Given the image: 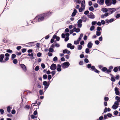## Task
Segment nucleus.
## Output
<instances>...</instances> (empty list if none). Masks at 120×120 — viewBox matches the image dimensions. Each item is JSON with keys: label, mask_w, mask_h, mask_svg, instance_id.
Masks as SVG:
<instances>
[{"label": "nucleus", "mask_w": 120, "mask_h": 120, "mask_svg": "<svg viewBox=\"0 0 120 120\" xmlns=\"http://www.w3.org/2000/svg\"><path fill=\"white\" fill-rule=\"evenodd\" d=\"M101 34V32L99 31H97L96 32V34L97 36H100Z\"/></svg>", "instance_id": "34"}, {"label": "nucleus", "mask_w": 120, "mask_h": 120, "mask_svg": "<svg viewBox=\"0 0 120 120\" xmlns=\"http://www.w3.org/2000/svg\"><path fill=\"white\" fill-rule=\"evenodd\" d=\"M105 3L107 6H109L112 4L111 0H106Z\"/></svg>", "instance_id": "6"}, {"label": "nucleus", "mask_w": 120, "mask_h": 120, "mask_svg": "<svg viewBox=\"0 0 120 120\" xmlns=\"http://www.w3.org/2000/svg\"><path fill=\"white\" fill-rule=\"evenodd\" d=\"M80 31V29L79 28H75V31L77 33H78Z\"/></svg>", "instance_id": "31"}, {"label": "nucleus", "mask_w": 120, "mask_h": 120, "mask_svg": "<svg viewBox=\"0 0 120 120\" xmlns=\"http://www.w3.org/2000/svg\"><path fill=\"white\" fill-rule=\"evenodd\" d=\"M91 70L92 71H94L95 72L98 73H99L100 72V71L98 70L97 69H95V67L94 66H92Z\"/></svg>", "instance_id": "5"}, {"label": "nucleus", "mask_w": 120, "mask_h": 120, "mask_svg": "<svg viewBox=\"0 0 120 120\" xmlns=\"http://www.w3.org/2000/svg\"><path fill=\"white\" fill-rule=\"evenodd\" d=\"M85 0H83V1L81 4V7H83V9H85Z\"/></svg>", "instance_id": "17"}, {"label": "nucleus", "mask_w": 120, "mask_h": 120, "mask_svg": "<svg viewBox=\"0 0 120 120\" xmlns=\"http://www.w3.org/2000/svg\"><path fill=\"white\" fill-rule=\"evenodd\" d=\"M22 48L21 46H18L16 47V49L17 50H19L20 49Z\"/></svg>", "instance_id": "62"}, {"label": "nucleus", "mask_w": 120, "mask_h": 120, "mask_svg": "<svg viewBox=\"0 0 120 120\" xmlns=\"http://www.w3.org/2000/svg\"><path fill=\"white\" fill-rule=\"evenodd\" d=\"M84 62L86 63H88L89 62V61L88 59L85 58L84 60Z\"/></svg>", "instance_id": "61"}, {"label": "nucleus", "mask_w": 120, "mask_h": 120, "mask_svg": "<svg viewBox=\"0 0 120 120\" xmlns=\"http://www.w3.org/2000/svg\"><path fill=\"white\" fill-rule=\"evenodd\" d=\"M54 50V49L53 48H50L49 49V51L50 52H52Z\"/></svg>", "instance_id": "40"}, {"label": "nucleus", "mask_w": 120, "mask_h": 120, "mask_svg": "<svg viewBox=\"0 0 120 120\" xmlns=\"http://www.w3.org/2000/svg\"><path fill=\"white\" fill-rule=\"evenodd\" d=\"M49 83V82H48L47 83L46 81H44L43 82V84L45 86H47L48 84Z\"/></svg>", "instance_id": "24"}, {"label": "nucleus", "mask_w": 120, "mask_h": 120, "mask_svg": "<svg viewBox=\"0 0 120 120\" xmlns=\"http://www.w3.org/2000/svg\"><path fill=\"white\" fill-rule=\"evenodd\" d=\"M52 38L54 39L56 38L57 41H59L60 39V37H59L55 35H54L53 36Z\"/></svg>", "instance_id": "18"}, {"label": "nucleus", "mask_w": 120, "mask_h": 120, "mask_svg": "<svg viewBox=\"0 0 120 120\" xmlns=\"http://www.w3.org/2000/svg\"><path fill=\"white\" fill-rule=\"evenodd\" d=\"M118 107V106L116 105H113L112 107V108L114 109H116Z\"/></svg>", "instance_id": "27"}, {"label": "nucleus", "mask_w": 120, "mask_h": 120, "mask_svg": "<svg viewBox=\"0 0 120 120\" xmlns=\"http://www.w3.org/2000/svg\"><path fill=\"white\" fill-rule=\"evenodd\" d=\"M95 27L94 26H91L90 28V30L91 31L93 30L94 29Z\"/></svg>", "instance_id": "30"}, {"label": "nucleus", "mask_w": 120, "mask_h": 120, "mask_svg": "<svg viewBox=\"0 0 120 120\" xmlns=\"http://www.w3.org/2000/svg\"><path fill=\"white\" fill-rule=\"evenodd\" d=\"M41 52H38L37 53V56H38V57H40L41 56Z\"/></svg>", "instance_id": "50"}, {"label": "nucleus", "mask_w": 120, "mask_h": 120, "mask_svg": "<svg viewBox=\"0 0 120 120\" xmlns=\"http://www.w3.org/2000/svg\"><path fill=\"white\" fill-rule=\"evenodd\" d=\"M82 48V45H78V49L79 50L81 49Z\"/></svg>", "instance_id": "44"}, {"label": "nucleus", "mask_w": 120, "mask_h": 120, "mask_svg": "<svg viewBox=\"0 0 120 120\" xmlns=\"http://www.w3.org/2000/svg\"><path fill=\"white\" fill-rule=\"evenodd\" d=\"M113 67L112 66H110L109 67V69H108L107 71V73H110L111 71V70L112 69Z\"/></svg>", "instance_id": "16"}, {"label": "nucleus", "mask_w": 120, "mask_h": 120, "mask_svg": "<svg viewBox=\"0 0 120 120\" xmlns=\"http://www.w3.org/2000/svg\"><path fill=\"white\" fill-rule=\"evenodd\" d=\"M6 52H7L9 53H11L12 52V51L10 49H7L6 51Z\"/></svg>", "instance_id": "43"}, {"label": "nucleus", "mask_w": 120, "mask_h": 120, "mask_svg": "<svg viewBox=\"0 0 120 120\" xmlns=\"http://www.w3.org/2000/svg\"><path fill=\"white\" fill-rule=\"evenodd\" d=\"M61 37L62 38H64L65 37V35L63 33L62 34Z\"/></svg>", "instance_id": "64"}, {"label": "nucleus", "mask_w": 120, "mask_h": 120, "mask_svg": "<svg viewBox=\"0 0 120 120\" xmlns=\"http://www.w3.org/2000/svg\"><path fill=\"white\" fill-rule=\"evenodd\" d=\"M91 64H88L87 65V68H91Z\"/></svg>", "instance_id": "41"}, {"label": "nucleus", "mask_w": 120, "mask_h": 120, "mask_svg": "<svg viewBox=\"0 0 120 120\" xmlns=\"http://www.w3.org/2000/svg\"><path fill=\"white\" fill-rule=\"evenodd\" d=\"M71 45H72L71 43H69L67 44V47L68 48H70Z\"/></svg>", "instance_id": "48"}, {"label": "nucleus", "mask_w": 120, "mask_h": 120, "mask_svg": "<svg viewBox=\"0 0 120 120\" xmlns=\"http://www.w3.org/2000/svg\"><path fill=\"white\" fill-rule=\"evenodd\" d=\"M100 4L101 5H103L104 4V0H100Z\"/></svg>", "instance_id": "32"}, {"label": "nucleus", "mask_w": 120, "mask_h": 120, "mask_svg": "<svg viewBox=\"0 0 120 120\" xmlns=\"http://www.w3.org/2000/svg\"><path fill=\"white\" fill-rule=\"evenodd\" d=\"M91 14V13H90V14ZM91 14H92V15H90V17L91 18H92V19L94 18H95L94 16L93 15V13H91Z\"/></svg>", "instance_id": "33"}, {"label": "nucleus", "mask_w": 120, "mask_h": 120, "mask_svg": "<svg viewBox=\"0 0 120 120\" xmlns=\"http://www.w3.org/2000/svg\"><path fill=\"white\" fill-rule=\"evenodd\" d=\"M51 14L52 13L50 12L43 14V15L44 16L45 18L49 17L51 15Z\"/></svg>", "instance_id": "3"}, {"label": "nucleus", "mask_w": 120, "mask_h": 120, "mask_svg": "<svg viewBox=\"0 0 120 120\" xmlns=\"http://www.w3.org/2000/svg\"><path fill=\"white\" fill-rule=\"evenodd\" d=\"M16 56V55L15 54H12L11 55V58L12 60L14 59Z\"/></svg>", "instance_id": "28"}, {"label": "nucleus", "mask_w": 120, "mask_h": 120, "mask_svg": "<svg viewBox=\"0 0 120 120\" xmlns=\"http://www.w3.org/2000/svg\"><path fill=\"white\" fill-rule=\"evenodd\" d=\"M104 100L106 101H107L109 100V98L107 97H105L104 98Z\"/></svg>", "instance_id": "52"}, {"label": "nucleus", "mask_w": 120, "mask_h": 120, "mask_svg": "<svg viewBox=\"0 0 120 120\" xmlns=\"http://www.w3.org/2000/svg\"><path fill=\"white\" fill-rule=\"evenodd\" d=\"M102 11L104 12H106L108 11V9L106 8H103L102 9Z\"/></svg>", "instance_id": "26"}, {"label": "nucleus", "mask_w": 120, "mask_h": 120, "mask_svg": "<svg viewBox=\"0 0 120 120\" xmlns=\"http://www.w3.org/2000/svg\"><path fill=\"white\" fill-rule=\"evenodd\" d=\"M56 68V64H52L50 67V68L52 70H55Z\"/></svg>", "instance_id": "7"}, {"label": "nucleus", "mask_w": 120, "mask_h": 120, "mask_svg": "<svg viewBox=\"0 0 120 120\" xmlns=\"http://www.w3.org/2000/svg\"><path fill=\"white\" fill-rule=\"evenodd\" d=\"M115 99L117 100V101L119 102H120V97H119L118 96H116L115 97Z\"/></svg>", "instance_id": "23"}, {"label": "nucleus", "mask_w": 120, "mask_h": 120, "mask_svg": "<svg viewBox=\"0 0 120 120\" xmlns=\"http://www.w3.org/2000/svg\"><path fill=\"white\" fill-rule=\"evenodd\" d=\"M116 10V9L114 8H108L109 13L111 14L114 12Z\"/></svg>", "instance_id": "4"}, {"label": "nucleus", "mask_w": 120, "mask_h": 120, "mask_svg": "<svg viewBox=\"0 0 120 120\" xmlns=\"http://www.w3.org/2000/svg\"><path fill=\"white\" fill-rule=\"evenodd\" d=\"M101 29V28L100 27L98 26L97 27V30L98 31H100Z\"/></svg>", "instance_id": "51"}, {"label": "nucleus", "mask_w": 120, "mask_h": 120, "mask_svg": "<svg viewBox=\"0 0 120 120\" xmlns=\"http://www.w3.org/2000/svg\"><path fill=\"white\" fill-rule=\"evenodd\" d=\"M51 73L52 74V75L53 76L55 74L56 71H53L51 72Z\"/></svg>", "instance_id": "47"}, {"label": "nucleus", "mask_w": 120, "mask_h": 120, "mask_svg": "<svg viewBox=\"0 0 120 120\" xmlns=\"http://www.w3.org/2000/svg\"><path fill=\"white\" fill-rule=\"evenodd\" d=\"M89 11L87 10V11H85L84 13L86 15L89 14Z\"/></svg>", "instance_id": "59"}, {"label": "nucleus", "mask_w": 120, "mask_h": 120, "mask_svg": "<svg viewBox=\"0 0 120 120\" xmlns=\"http://www.w3.org/2000/svg\"><path fill=\"white\" fill-rule=\"evenodd\" d=\"M39 69V66H36L35 68V71H38Z\"/></svg>", "instance_id": "37"}, {"label": "nucleus", "mask_w": 120, "mask_h": 120, "mask_svg": "<svg viewBox=\"0 0 120 120\" xmlns=\"http://www.w3.org/2000/svg\"><path fill=\"white\" fill-rule=\"evenodd\" d=\"M89 52V49L88 48L86 49L85 50V52L87 53H88Z\"/></svg>", "instance_id": "53"}, {"label": "nucleus", "mask_w": 120, "mask_h": 120, "mask_svg": "<svg viewBox=\"0 0 120 120\" xmlns=\"http://www.w3.org/2000/svg\"><path fill=\"white\" fill-rule=\"evenodd\" d=\"M48 55L49 56H52V53L49 52L48 53Z\"/></svg>", "instance_id": "57"}, {"label": "nucleus", "mask_w": 120, "mask_h": 120, "mask_svg": "<svg viewBox=\"0 0 120 120\" xmlns=\"http://www.w3.org/2000/svg\"><path fill=\"white\" fill-rule=\"evenodd\" d=\"M95 43L97 45H98L99 43V41L98 40H96L95 41Z\"/></svg>", "instance_id": "60"}, {"label": "nucleus", "mask_w": 120, "mask_h": 120, "mask_svg": "<svg viewBox=\"0 0 120 120\" xmlns=\"http://www.w3.org/2000/svg\"><path fill=\"white\" fill-rule=\"evenodd\" d=\"M58 59V58L56 56H55L53 59V60L54 61H56Z\"/></svg>", "instance_id": "56"}, {"label": "nucleus", "mask_w": 120, "mask_h": 120, "mask_svg": "<svg viewBox=\"0 0 120 120\" xmlns=\"http://www.w3.org/2000/svg\"><path fill=\"white\" fill-rule=\"evenodd\" d=\"M7 111L8 112H11V107L10 106H8L7 108Z\"/></svg>", "instance_id": "29"}, {"label": "nucleus", "mask_w": 120, "mask_h": 120, "mask_svg": "<svg viewBox=\"0 0 120 120\" xmlns=\"http://www.w3.org/2000/svg\"><path fill=\"white\" fill-rule=\"evenodd\" d=\"M89 10L90 11H92L94 10V8L93 7L91 6L89 7Z\"/></svg>", "instance_id": "39"}, {"label": "nucleus", "mask_w": 120, "mask_h": 120, "mask_svg": "<svg viewBox=\"0 0 120 120\" xmlns=\"http://www.w3.org/2000/svg\"><path fill=\"white\" fill-rule=\"evenodd\" d=\"M93 44L91 42H89L87 44V47L89 49H91L93 45Z\"/></svg>", "instance_id": "19"}, {"label": "nucleus", "mask_w": 120, "mask_h": 120, "mask_svg": "<svg viewBox=\"0 0 120 120\" xmlns=\"http://www.w3.org/2000/svg\"><path fill=\"white\" fill-rule=\"evenodd\" d=\"M57 70L58 71H61V66L60 65L58 64L57 65Z\"/></svg>", "instance_id": "14"}, {"label": "nucleus", "mask_w": 120, "mask_h": 120, "mask_svg": "<svg viewBox=\"0 0 120 120\" xmlns=\"http://www.w3.org/2000/svg\"><path fill=\"white\" fill-rule=\"evenodd\" d=\"M45 17L43 15V14L40 15L36 16L35 18V19L37 20L38 22H39L44 20Z\"/></svg>", "instance_id": "1"}, {"label": "nucleus", "mask_w": 120, "mask_h": 120, "mask_svg": "<svg viewBox=\"0 0 120 120\" xmlns=\"http://www.w3.org/2000/svg\"><path fill=\"white\" fill-rule=\"evenodd\" d=\"M81 19H82V21L84 22H85L87 20V18L85 16H83L81 18Z\"/></svg>", "instance_id": "13"}, {"label": "nucleus", "mask_w": 120, "mask_h": 120, "mask_svg": "<svg viewBox=\"0 0 120 120\" xmlns=\"http://www.w3.org/2000/svg\"><path fill=\"white\" fill-rule=\"evenodd\" d=\"M82 7H81L80 8H79V12H82V11L83 9H84L83 8V9L82 8Z\"/></svg>", "instance_id": "54"}, {"label": "nucleus", "mask_w": 120, "mask_h": 120, "mask_svg": "<svg viewBox=\"0 0 120 120\" xmlns=\"http://www.w3.org/2000/svg\"><path fill=\"white\" fill-rule=\"evenodd\" d=\"M82 20L81 19H79L78 20L77 23L78 24V26L79 27L81 28L82 26Z\"/></svg>", "instance_id": "9"}, {"label": "nucleus", "mask_w": 120, "mask_h": 120, "mask_svg": "<svg viewBox=\"0 0 120 120\" xmlns=\"http://www.w3.org/2000/svg\"><path fill=\"white\" fill-rule=\"evenodd\" d=\"M118 70V68L117 67H115L113 69V71L115 72H117Z\"/></svg>", "instance_id": "35"}, {"label": "nucleus", "mask_w": 120, "mask_h": 120, "mask_svg": "<svg viewBox=\"0 0 120 120\" xmlns=\"http://www.w3.org/2000/svg\"><path fill=\"white\" fill-rule=\"evenodd\" d=\"M111 80L112 81V82H115V78L113 77H112L111 78Z\"/></svg>", "instance_id": "58"}, {"label": "nucleus", "mask_w": 120, "mask_h": 120, "mask_svg": "<svg viewBox=\"0 0 120 120\" xmlns=\"http://www.w3.org/2000/svg\"><path fill=\"white\" fill-rule=\"evenodd\" d=\"M108 70V69H107V68L105 67H103L101 69V71L105 73H107V71Z\"/></svg>", "instance_id": "20"}, {"label": "nucleus", "mask_w": 120, "mask_h": 120, "mask_svg": "<svg viewBox=\"0 0 120 120\" xmlns=\"http://www.w3.org/2000/svg\"><path fill=\"white\" fill-rule=\"evenodd\" d=\"M108 14H109V13H105L104 15H101V18H104V16H105V17L107 16H108L109 15Z\"/></svg>", "instance_id": "22"}, {"label": "nucleus", "mask_w": 120, "mask_h": 120, "mask_svg": "<svg viewBox=\"0 0 120 120\" xmlns=\"http://www.w3.org/2000/svg\"><path fill=\"white\" fill-rule=\"evenodd\" d=\"M26 50V49H22V52L24 53L25 52Z\"/></svg>", "instance_id": "63"}, {"label": "nucleus", "mask_w": 120, "mask_h": 120, "mask_svg": "<svg viewBox=\"0 0 120 120\" xmlns=\"http://www.w3.org/2000/svg\"><path fill=\"white\" fill-rule=\"evenodd\" d=\"M78 40L77 41H74V43L75 44L77 45L79 43V42Z\"/></svg>", "instance_id": "49"}, {"label": "nucleus", "mask_w": 120, "mask_h": 120, "mask_svg": "<svg viewBox=\"0 0 120 120\" xmlns=\"http://www.w3.org/2000/svg\"><path fill=\"white\" fill-rule=\"evenodd\" d=\"M63 52L64 54L67 53L69 54L70 53V52L69 50H68L67 49H65L63 51Z\"/></svg>", "instance_id": "15"}, {"label": "nucleus", "mask_w": 120, "mask_h": 120, "mask_svg": "<svg viewBox=\"0 0 120 120\" xmlns=\"http://www.w3.org/2000/svg\"><path fill=\"white\" fill-rule=\"evenodd\" d=\"M77 13V11L76 9H74V10L73 12L72 13L71 16L73 17Z\"/></svg>", "instance_id": "21"}, {"label": "nucleus", "mask_w": 120, "mask_h": 120, "mask_svg": "<svg viewBox=\"0 0 120 120\" xmlns=\"http://www.w3.org/2000/svg\"><path fill=\"white\" fill-rule=\"evenodd\" d=\"M114 21L113 18H112L110 19L109 20L107 19L105 20V21L107 23H109L113 22Z\"/></svg>", "instance_id": "11"}, {"label": "nucleus", "mask_w": 120, "mask_h": 120, "mask_svg": "<svg viewBox=\"0 0 120 120\" xmlns=\"http://www.w3.org/2000/svg\"><path fill=\"white\" fill-rule=\"evenodd\" d=\"M4 54H1L0 55V62H5L3 60L4 58Z\"/></svg>", "instance_id": "10"}, {"label": "nucleus", "mask_w": 120, "mask_h": 120, "mask_svg": "<svg viewBox=\"0 0 120 120\" xmlns=\"http://www.w3.org/2000/svg\"><path fill=\"white\" fill-rule=\"evenodd\" d=\"M41 66L42 68L43 69H44L45 67V65L43 63H42L41 64Z\"/></svg>", "instance_id": "46"}, {"label": "nucleus", "mask_w": 120, "mask_h": 120, "mask_svg": "<svg viewBox=\"0 0 120 120\" xmlns=\"http://www.w3.org/2000/svg\"><path fill=\"white\" fill-rule=\"evenodd\" d=\"M37 87L39 88H41V84L40 83H38L37 84Z\"/></svg>", "instance_id": "45"}, {"label": "nucleus", "mask_w": 120, "mask_h": 120, "mask_svg": "<svg viewBox=\"0 0 120 120\" xmlns=\"http://www.w3.org/2000/svg\"><path fill=\"white\" fill-rule=\"evenodd\" d=\"M70 65V64L68 62H67L61 64V66L62 67L64 68V67L65 68H68Z\"/></svg>", "instance_id": "2"}, {"label": "nucleus", "mask_w": 120, "mask_h": 120, "mask_svg": "<svg viewBox=\"0 0 120 120\" xmlns=\"http://www.w3.org/2000/svg\"><path fill=\"white\" fill-rule=\"evenodd\" d=\"M20 65L21 68H22L24 71H26L27 69L25 65L22 64H20Z\"/></svg>", "instance_id": "8"}, {"label": "nucleus", "mask_w": 120, "mask_h": 120, "mask_svg": "<svg viewBox=\"0 0 120 120\" xmlns=\"http://www.w3.org/2000/svg\"><path fill=\"white\" fill-rule=\"evenodd\" d=\"M97 23L95 21H93L92 22V25L93 26L94 25Z\"/></svg>", "instance_id": "55"}, {"label": "nucleus", "mask_w": 120, "mask_h": 120, "mask_svg": "<svg viewBox=\"0 0 120 120\" xmlns=\"http://www.w3.org/2000/svg\"><path fill=\"white\" fill-rule=\"evenodd\" d=\"M13 63L15 64H16L18 62V60L17 59H15L13 60Z\"/></svg>", "instance_id": "36"}, {"label": "nucleus", "mask_w": 120, "mask_h": 120, "mask_svg": "<svg viewBox=\"0 0 120 120\" xmlns=\"http://www.w3.org/2000/svg\"><path fill=\"white\" fill-rule=\"evenodd\" d=\"M47 75L46 74L44 75L43 76V78L44 79H46L47 78Z\"/></svg>", "instance_id": "38"}, {"label": "nucleus", "mask_w": 120, "mask_h": 120, "mask_svg": "<svg viewBox=\"0 0 120 120\" xmlns=\"http://www.w3.org/2000/svg\"><path fill=\"white\" fill-rule=\"evenodd\" d=\"M118 88L117 87H115V94L116 95H119L120 92L118 90Z\"/></svg>", "instance_id": "12"}, {"label": "nucleus", "mask_w": 120, "mask_h": 120, "mask_svg": "<svg viewBox=\"0 0 120 120\" xmlns=\"http://www.w3.org/2000/svg\"><path fill=\"white\" fill-rule=\"evenodd\" d=\"M83 34H80V36L78 39V41H80L81 40V38L83 37Z\"/></svg>", "instance_id": "25"}, {"label": "nucleus", "mask_w": 120, "mask_h": 120, "mask_svg": "<svg viewBox=\"0 0 120 120\" xmlns=\"http://www.w3.org/2000/svg\"><path fill=\"white\" fill-rule=\"evenodd\" d=\"M0 111L1 114H4V110L2 109H0Z\"/></svg>", "instance_id": "42"}]
</instances>
